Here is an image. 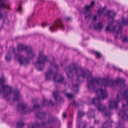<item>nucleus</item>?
<instances>
[{
  "label": "nucleus",
  "instance_id": "nucleus-34",
  "mask_svg": "<svg viewBox=\"0 0 128 128\" xmlns=\"http://www.w3.org/2000/svg\"><path fill=\"white\" fill-rule=\"evenodd\" d=\"M122 41L126 42H128V38H127L126 37H124L122 39Z\"/></svg>",
  "mask_w": 128,
  "mask_h": 128
},
{
  "label": "nucleus",
  "instance_id": "nucleus-36",
  "mask_svg": "<svg viewBox=\"0 0 128 128\" xmlns=\"http://www.w3.org/2000/svg\"><path fill=\"white\" fill-rule=\"evenodd\" d=\"M17 10L19 12H21L22 10V8L21 6H19L17 9Z\"/></svg>",
  "mask_w": 128,
  "mask_h": 128
},
{
  "label": "nucleus",
  "instance_id": "nucleus-33",
  "mask_svg": "<svg viewBox=\"0 0 128 128\" xmlns=\"http://www.w3.org/2000/svg\"><path fill=\"white\" fill-rule=\"evenodd\" d=\"M72 104L74 105L75 107H77L78 106V103L74 101L72 102Z\"/></svg>",
  "mask_w": 128,
  "mask_h": 128
},
{
  "label": "nucleus",
  "instance_id": "nucleus-31",
  "mask_svg": "<svg viewBox=\"0 0 128 128\" xmlns=\"http://www.w3.org/2000/svg\"><path fill=\"white\" fill-rule=\"evenodd\" d=\"M67 97L69 98H72L74 97V96L69 93H67L66 94Z\"/></svg>",
  "mask_w": 128,
  "mask_h": 128
},
{
  "label": "nucleus",
  "instance_id": "nucleus-8",
  "mask_svg": "<svg viewBox=\"0 0 128 128\" xmlns=\"http://www.w3.org/2000/svg\"><path fill=\"white\" fill-rule=\"evenodd\" d=\"M26 51L27 54L28 58L32 59L35 55V53L33 51V50L32 48L25 46L22 44L18 45V52L22 50Z\"/></svg>",
  "mask_w": 128,
  "mask_h": 128
},
{
  "label": "nucleus",
  "instance_id": "nucleus-3",
  "mask_svg": "<svg viewBox=\"0 0 128 128\" xmlns=\"http://www.w3.org/2000/svg\"><path fill=\"white\" fill-rule=\"evenodd\" d=\"M52 62H50V68L48 71L46 72L45 74V78L46 80H50L52 76V79L55 82H58L64 83L65 86L66 84V82H64V78L63 76L61 74L57 76V73L53 72L54 70L57 71L58 69V66L57 64H55L54 58L52 57Z\"/></svg>",
  "mask_w": 128,
  "mask_h": 128
},
{
  "label": "nucleus",
  "instance_id": "nucleus-2",
  "mask_svg": "<svg viewBox=\"0 0 128 128\" xmlns=\"http://www.w3.org/2000/svg\"><path fill=\"white\" fill-rule=\"evenodd\" d=\"M96 94H97V96L95 98L92 100V104L95 105L98 108V110L100 112H104V114L106 117L107 116H110L112 114L110 110L113 108H116L118 107V104L121 100L120 99L119 94L116 96V98L115 101H110V102L109 109H106V106L103 104L100 103V101L103 99L107 97L108 92L105 90H103L101 88L100 90H95Z\"/></svg>",
  "mask_w": 128,
  "mask_h": 128
},
{
  "label": "nucleus",
  "instance_id": "nucleus-28",
  "mask_svg": "<svg viewBox=\"0 0 128 128\" xmlns=\"http://www.w3.org/2000/svg\"><path fill=\"white\" fill-rule=\"evenodd\" d=\"M106 9V8L104 7L102 8L101 9L99 10V13H98V15L100 17L101 16V14H102L104 11V10Z\"/></svg>",
  "mask_w": 128,
  "mask_h": 128
},
{
  "label": "nucleus",
  "instance_id": "nucleus-12",
  "mask_svg": "<svg viewBox=\"0 0 128 128\" xmlns=\"http://www.w3.org/2000/svg\"><path fill=\"white\" fill-rule=\"evenodd\" d=\"M15 58H17L19 62L21 64L26 65L30 63V61L28 58H25L22 55L15 54Z\"/></svg>",
  "mask_w": 128,
  "mask_h": 128
},
{
  "label": "nucleus",
  "instance_id": "nucleus-18",
  "mask_svg": "<svg viewBox=\"0 0 128 128\" xmlns=\"http://www.w3.org/2000/svg\"><path fill=\"white\" fill-rule=\"evenodd\" d=\"M110 116H108L109 120H108L105 122L104 123L102 126H103V127H104L105 128H108L111 126V125L110 122V123L112 124L113 123V122L112 121L110 120Z\"/></svg>",
  "mask_w": 128,
  "mask_h": 128
},
{
  "label": "nucleus",
  "instance_id": "nucleus-5",
  "mask_svg": "<svg viewBox=\"0 0 128 128\" xmlns=\"http://www.w3.org/2000/svg\"><path fill=\"white\" fill-rule=\"evenodd\" d=\"M116 14L115 13L112 11H108L106 15L108 16L109 22L108 26L105 30L106 32L107 31L112 32L115 31L116 26H114L113 25L114 24L115 22L114 18Z\"/></svg>",
  "mask_w": 128,
  "mask_h": 128
},
{
  "label": "nucleus",
  "instance_id": "nucleus-35",
  "mask_svg": "<svg viewBox=\"0 0 128 128\" xmlns=\"http://www.w3.org/2000/svg\"><path fill=\"white\" fill-rule=\"evenodd\" d=\"M66 21L67 22L71 20V18L70 17H67L65 18Z\"/></svg>",
  "mask_w": 128,
  "mask_h": 128
},
{
  "label": "nucleus",
  "instance_id": "nucleus-25",
  "mask_svg": "<svg viewBox=\"0 0 128 128\" xmlns=\"http://www.w3.org/2000/svg\"><path fill=\"white\" fill-rule=\"evenodd\" d=\"M117 124L118 126L116 128H124V124L122 123L120 121H118Z\"/></svg>",
  "mask_w": 128,
  "mask_h": 128
},
{
  "label": "nucleus",
  "instance_id": "nucleus-27",
  "mask_svg": "<svg viewBox=\"0 0 128 128\" xmlns=\"http://www.w3.org/2000/svg\"><path fill=\"white\" fill-rule=\"evenodd\" d=\"M3 22L6 24H9L10 22L8 19L7 17L4 18L3 19Z\"/></svg>",
  "mask_w": 128,
  "mask_h": 128
},
{
  "label": "nucleus",
  "instance_id": "nucleus-1",
  "mask_svg": "<svg viewBox=\"0 0 128 128\" xmlns=\"http://www.w3.org/2000/svg\"><path fill=\"white\" fill-rule=\"evenodd\" d=\"M65 70L66 75L68 78H70L73 76L74 70L75 71V73L77 76L76 81L78 84H72V85L73 86V90H74L76 88L77 90L75 91L76 92H77L78 91V87L79 85L78 83L80 82L79 78L80 76H82L84 78L87 77V86L88 90L90 91L94 90L96 87V83L99 85L104 86L105 88L107 87L108 86L110 87H113L118 84H120L121 88L123 87L122 79L119 78L112 80L111 79L108 78H93L90 71L88 70H84L82 68H78V65L74 63L70 64L69 67L66 68Z\"/></svg>",
  "mask_w": 128,
  "mask_h": 128
},
{
  "label": "nucleus",
  "instance_id": "nucleus-39",
  "mask_svg": "<svg viewBox=\"0 0 128 128\" xmlns=\"http://www.w3.org/2000/svg\"><path fill=\"white\" fill-rule=\"evenodd\" d=\"M32 16H31V17H29L28 18V20H27V22H28H28L30 21V20H31V19H32Z\"/></svg>",
  "mask_w": 128,
  "mask_h": 128
},
{
  "label": "nucleus",
  "instance_id": "nucleus-47",
  "mask_svg": "<svg viewBox=\"0 0 128 128\" xmlns=\"http://www.w3.org/2000/svg\"><path fill=\"white\" fill-rule=\"evenodd\" d=\"M113 68H114V69H116V68L115 66H113Z\"/></svg>",
  "mask_w": 128,
  "mask_h": 128
},
{
  "label": "nucleus",
  "instance_id": "nucleus-37",
  "mask_svg": "<svg viewBox=\"0 0 128 128\" xmlns=\"http://www.w3.org/2000/svg\"><path fill=\"white\" fill-rule=\"evenodd\" d=\"M100 121L98 120H94V124H98L99 123Z\"/></svg>",
  "mask_w": 128,
  "mask_h": 128
},
{
  "label": "nucleus",
  "instance_id": "nucleus-21",
  "mask_svg": "<svg viewBox=\"0 0 128 128\" xmlns=\"http://www.w3.org/2000/svg\"><path fill=\"white\" fill-rule=\"evenodd\" d=\"M54 97V98L56 101L58 99V100L60 101L61 100V98L59 96L58 92V90H56L54 92L53 94Z\"/></svg>",
  "mask_w": 128,
  "mask_h": 128
},
{
  "label": "nucleus",
  "instance_id": "nucleus-13",
  "mask_svg": "<svg viewBox=\"0 0 128 128\" xmlns=\"http://www.w3.org/2000/svg\"><path fill=\"white\" fill-rule=\"evenodd\" d=\"M47 123V122L43 121L40 124L36 120L35 123L29 125L28 127L30 128H44Z\"/></svg>",
  "mask_w": 128,
  "mask_h": 128
},
{
  "label": "nucleus",
  "instance_id": "nucleus-19",
  "mask_svg": "<svg viewBox=\"0 0 128 128\" xmlns=\"http://www.w3.org/2000/svg\"><path fill=\"white\" fill-rule=\"evenodd\" d=\"M50 104L52 105V106L54 105V104L52 102V100H50L49 101H48L47 99L44 98L42 104V106H48Z\"/></svg>",
  "mask_w": 128,
  "mask_h": 128
},
{
  "label": "nucleus",
  "instance_id": "nucleus-30",
  "mask_svg": "<svg viewBox=\"0 0 128 128\" xmlns=\"http://www.w3.org/2000/svg\"><path fill=\"white\" fill-rule=\"evenodd\" d=\"M94 53L96 55V58H100L101 56V55L100 53L96 52H94Z\"/></svg>",
  "mask_w": 128,
  "mask_h": 128
},
{
  "label": "nucleus",
  "instance_id": "nucleus-11",
  "mask_svg": "<svg viewBox=\"0 0 128 128\" xmlns=\"http://www.w3.org/2000/svg\"><path fill=\"white\" fill-rule=\"evenodd\" d=\"M95 5V2L94 1H92L91 3V4L90 6L86 5L85 6L84 8V10H86V12H85L86 16V18H89L92 15L90 12V9L92 8L93 6Z\"/></svg>",
  "mask_w": 128,
  "mask_h": 128
},
{
  "label": "nucleus",
  "instance_id": "nucleus-45",
  "mask_svg": "<svg viewBox=\"0 0 128 128\" xmlns=\"http://www.w3.org/2000/svg\"><path fill=\"white\" fill-rule=\"evenodd\" d=\"M117 70H118L120 72H122V70L121 69H120L118 68V69H117Z\"/></svg>",
  "mask_w": 128,
  "mask_h": 128
},
{
  "label": "nucleus",
  "instance_id": "nucleus-46",
  "mask_svg": "<svg viewBox=\"0 0 128 128\" xmlns=\"http://www.w3.org/2000/svg\"><path fill=\"white\" fill-rule=\"evenodd\" d=\"M92 24H91L89 26V28H92Z\"/></svg>",
  "mask_w": 128,
  "mask_h": 128
},
{
  "label": "nucleus",
  "instance_id": "nucleus-53",
  "mask_svg": "<svg viewBox=\"0 0 128 128\" xmlns=\"http://www.w3.org/2000/svg\"><path fill=\"white\" fill-rule=\"evenodd\" d=\"M63 92H64V93H65V92L64 91Z\"/></svg>",
  "mask_w": 128,
  "mask_h": 128
},
{
  "label": "nucleus",
  "instance_id": "nucleus-48",
  "mask_svg": "<svg viewBox=\"0 0 128 128\" xmlns=\"http://www.w3.org/2000/svg\"><path fill=\"white\" fill-rule=\"evenodd\" d=\"M61 66H63V64H62V63H61Z\"/></svg>",
  "mask_w": 128,
  "mask_h": 128
},
{
  "label": "nucleus",
  "instance_id": "nucleus-20",
  "mask_svg": "<svg viewBox=\"0 0 128 128\" xmlns=\"http://www.w3.org/2000/svg\"><path fill=\"white\" fill-rule=\"evenodd\" d=\"M46 113L44 112H38L35 114V116L38 119H44L45 117Z\"/></svg>",
  "mask_w": 128,
  "mask_h": 128
},
{
  "label": "nucleus",
  "instance_id": "nucleus-29",
  "mask_svg": "<svg viewBox=\"0 0 128 128\" xmlns=\"http://www.w3.org/2000/svg\"><path fill=\"white\" fill-rule=\"evenodd\" d=\"M84 114L83 112H81L80 110L78 111V116L80 118L84 116Z\"/></svg>",
  "mask_w": 128,
  "mask_h": 128
},
{
  "label": "nucleus",
  "instance_id": "nucleus-17",
  "mask_svg": "<svg viewBox=\"0 0 128 128\" xmlns=\"http://www.w3.org/2000/svg\"><path fill=\"white\" fill-rule=\"evenodd\" d=\"M58 119L56 118L51 115L48 118V123L49 124L56 123Z\"/></svg>",
  "mask_w": 128,
  "mask_h": 128
},
{
  "label": "nucleus",
  "instance_id": "nucleus-52",
  "mask_svg": "<svg viewBox=\"0 0 128 128\" xmlns=\"http://www.w3.org/2000/svg\"><path fill=\"white\" fill-rule=\"evenodd\" d=\"M115 38L116 39V38H117V37L116 36H115Z\"/></svg>",
  "mask_w": 128,
  "mask_h": 128
},
{
  "label": "nucleus",
  "instance_id": "nucleus-42",
  "mask_svg": "<svg viewBox=\"0 0 128 128\" xmlns=\"http://www.w3.org/2000/svg\"><path fill=\"white\" fill-rule=\"evenodd\" d=\"M66 114L65 113H64L63 114V117L64 118L66 117Z\"/></svg>",
  "mask_w": 128,
  "mask_h": 128
},
{
  "label": "nucleus",
  "instance_id": "nucleus-6",
  "mask_svg": "<svg viewBox=\"0 0 128 128\" xmlns=\"http://www.w3.org/2000/svg\"><path fill=\"white\" fill-rule=\"evenodd\" d=\"M38 57L35 65L38 70H42L44 69V63L46 61L47 57L46 56H44L42 52H40L38 53Z\"/></svg>",
  "mask_w": 128,
  "mask_h": 128
},
{
  "label": "nucleus",
  "instance_id": "nucleus-10",
  "mask_svg": "<svg viewBox=\"0 0 128 128\" xmlns=\"http://www.w3.org/2000/svg\"><path fill=\"white\" fill-rule=\"evenodd\" d=\"M21 108L23 113H26L28 112L32 111V109H31L28 107L26 104L23 102L18 104L17 105V109L18 111Z\"/></svg>",
  "mask_w": 128,
  "mask_h": 128
},
{
  "label": "nucleus",
  "instance_id": "nucleus-43",
  "mask_svg": "<svg viewBox=\"0 0 128 128\" xmlns=\"http://www.w3.org/2000/svg\"><path fill=\"white\" fill-rule=\"evenodd\" d=\"M12 49L13 50V52L14 54H15V49H14L13 48H12Z\"/></svg>",
  "mask_w": 128,
  "mask_h": 128
},
{
  "label": "nucleus",
  "instance_id": "nucleus-4",
  "mask_svg": "<svg viewBox=\"0 0 128 128\" xmlns=\"http://www.w3.org/2000/svg\"><path fill=\"white\" fill-rule=\"evenodd\" d=\"M4 78L3 77L0 78V84L1 86V88H0V94L2 98L5 100H9L8 96L12 93V88L11 86L8 85L4 84Z\"/></svg>",
  "mask_w": 128,
  "mask_h": 128
},
{
  "label": "nucleus",
  "instance_id": "nucleus-32",
  "mask_svg": "<svg viewBox=\"0 0 128 128\" xmlns=\"http://www.w3.org/2000/svg\"><path fill=\"white\" fill-rule=\"evenodd\" d=\"M40 106L38 104H34V108L35 109H38L40 108Z\"/></svg>",
  "mask_w": 128,
  "mask_h": 128
},
{
  "label": "nucleus",
  "instance_id": "nucleus-22",
  "mask_svg": "<svg viewBox=\"0 0 128 128\" xmlns=\"http://www.w3.org/2000/svg\"><path fill=\"white\" fill-rule=\"evenodd\" d=\"M104 26L103 24L100 22H99L96 26H95L94 28L97 30H101Z\"/></svg>",
  "mask_w": 128,
  "mask_h": 128
},
{
  "label": "nucleus",
  "instance_id": "nucleus-49",
  "mask_svg": "<svg viewBox=\"0 0 128 128\" xmlns=\"http://www.w3.org/2000/svg\"><path fill=\"white\" fill-rule=\"evenodd\" d=\"M90 128H94L93 127H91Z\"/></svg>",
  "mask_w": 128,
  "mask_h": 128
},
{
  "label": "nucleus",
  "instance_id": "nucleus-44",
  "mask_svg": "<svg viewBox=\"0 0 128 128\" xmlns=\"http://www.w3.org/2000/svg\"><path fill=\"white\" fill-rule=\"evenodd\" d=\"M36 99H33L32 100V102L33 103H34V102H36Z\"/></svg>",
  "mask_w": 128,
  "mask_h": 128
},
{
  "label": "nucleus",
  "instance_id": "nucleus-38",
  "mask_svg": "<svg viewBox=\"0 0 128 128\" xmlns=\"http://www.w3.org/2000/svg\"><path fill=\"white\" fill-rule=\"evenodd\" d=\"M97 18L96 16H94L93 19V20L96 21L97 20Z\"/></svg>",
  "mask_w": 128,
  "mask_h": 128
},
{
  "label": "nucleus",
  "instance_id": "nucleus-50",
  "mask_svg": "<svg viewBox=\"0 0 128 128\" xmlns=\"http://www.w3.org/2000/svg\"><path fill=\"white\" fill-rule=\"evenodd\" d=\"M78 127L79 128H80V125H78Z\"/></svg>",
  "mask_w": 128,
  "mask_h": 128
},
{
  "label": "nucleus",
  "instance_id": "nucleus-26",
  "mask_svg": "<svg viewBox=\"0 0 128 128\" xmlns=\"http://www.w3.org/2000/svg\"><path fill=\"white\" fill-rule=\"evenodd\" d=\"M24 124L22 122H19L17 123V125L18 128H21L23 127Z\"/></svg>",
  "mask_w": 128,
  "mask_h": 128
},
{
  "label": "nucleus",
  "instance_id": "nucleus-7",
  "mask_svg": "<svg viewBox=\"0 0 128 128\" xmlns=\"http://www.w3.org/2000/svg\"><path fill=\"white\" fill-rule=\"evenodd\" d=\"M120 94L122 96H123L125 98L128 100L127 104H123L122 105L123 108H126L128 107V89L125 90L124 94L121 93ZM121 114H122V118L124 120H128V108L126 110L121 111L118 114L119 116Z\"/></svg>",
  "mask_w": 128,
  "mask_h": 128
},
{
  "label": "nucleus",
  "instance_id": "nucleus-51",
  "mask_svg": "<svg viewBox=\"0 0 128 128\" xmlns=\"http://www.w3.org/2000/svg\"><path fill=\"white\" fill-rule=\"evenodd\" d=\"M67 60V59H65V61H66V60Z\"/></svg>",
  "mask_w": 128,
  "mask_h": 128
},
{
  "label": "nucleus",
  "instance_id": "nucleus-9",
  "mask_svg": "<svg viewBox=\"0 0 128 128\" xmlns=\"http://www.w3.org/2000/svg\"><path fill=\"white\" fill-rule=\"evenodd\" d=\"M58 27L64 29V27L62 21L60 18L56 20L49 28L50 29L52 32L56 30Z\"/></svg>",
  "mask_w": 128,
  "mask_h": 128
},
{
  "label": "nucleus",
  "instance_id": "nucleus-24",
  "mask_svg": "<svg viewBox=\"0 0 128 128\" xmlns=\"http://www.w3.org/2000/svg\"><path fill=\"white\" fill-rule=\"evenodd\" d=\"M5 59L7 62L10 61L11 59V56L10 55V53L9 52L5 56Z\"/></svg>",
  "mask_w": 128,
  "mask_h": 128
},
{
  "label": "nucleus",
  "instance_id": "nucleus-15",
  "mask_svg": "<svg viewBox=\"0 0 128 128\" xmlns=\"http://www.w3.org/2000/svg\"><path fill=\"white\" fill-rule=\"evenodd\" d=\"M6 0H0V11L1 9L6 8L8 10H10V8L9 5H8L6 6L5 4V1ZM2 14L0 13V19L2 18Z\"/></svg>",
  "mask_w": 128,
  "mask_h": 128
},
{
  "label": "nucleus",
  "instance_id": "nucleus-14",
  "mask_svg": "<svg viewBox=\"0 0 128 128\" xmlns=\"http://www.w3.org/2000/svg\"><path fill=\"white\" fill-rule=\"evenodd\" d=\"M128 23V19L124 18H122V22L121 23L118 22L117 25H119L118 30L117 32V34H120L122 32V26L123 25H125Z\"/></svg>",
  "mask_w": 128,
  "mask_h": 128
},
{
  "label": "nucleus",
  "instance_id": "nucleus-23",
  "mask_svg": "<svg viewBox=\"0 0 128 128\" xmlns=\"http://www.w3.org/2000/svg\"><path fill=\"white\" fill-rule=\"evenodd\" d=\"M88 117H94V110L92 109H91L88 112Z\"/></svg>",
  "mask_w": 128,
  "mask_h": 128
},
{
  "label": "nucleus",
  "instance_id": "nucleus-40",
  "mask_svg": "<svg viewBox=\"0 0 128 128\" xmlns=\"http://www.w3.org/2000/svg\"><path fill=\"white\" fill-rule=\"evenodd\" d=\"M46 24V23H42L41 24V26L43 27H44Z\"/></svg>",
  "mask_w": 128,
  "mask_h": 128
},
{
  "label": "nucleus",
  "instance_id": "nucleus-41",
  "mask_svg": "<svg viewBox=\"0 0 128 128\" xmlns=\"http://www.w3.org/2000/svg\"><path fill=\"white\" fill-rule=\"evenodd\" d=\"M72 124V122H70L68 124V128H70Z\"/></svg>",
  "mask_w": 128,
  "mask_h": 128
},
{
  "label": "nucleus",
  "instance_id": "nucleus-16",
  "mask_svg": "<svg viewBox=\"0 0 128 128\" xmlns=\"http://www.w3.org/2000/svg\"><path fill=\"white\" fill-rule=\"evenodd\" d=\"M12 92L14 95V97L13 99L14 101L16 100L18 101L19 98L21 97V96L19 91L16 89L14 90Z\"/></svg>",
  "mask_w": 128,
  "mask_h": 128
}]
</instances>
